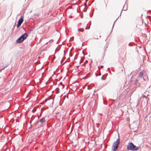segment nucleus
I'll return each mask as SVG.
<instances>
[{
    "label": "nucleus",
    "instance_id": "nucleus-1",
    "mask_svg": "<svg viewBox=\"0 0 151 151\" xmlns=\"http://www.w3.org/2000/svg\"><path fill=\"white\" fill-rule=\"evenodd\" d=\"M127 147V150L131 151H137L139 149L138 147H137L132 142L128 143Z\"/></svg>",
    "mask_w": 151,
    "mask_h": 151
},
{
    "label": "nucleus",
    "instance_id": "nucleus-2",
    "mask_svg": "<svg viewBox=\"0 0 151 151\" xmlns=\"http://www.w3.org/2000/svg\"><path fill=\"white\" fill-rule=\"evenodd\" d=\"M119 143L120 140L118 139L113 143L111 151H116L118 148V145Z\"/></svg>",
    "mask_w": 151,
    "mask_h": 151
},
{
    "label": "nucleus",
    "instance_id": "nucleus-3",
    "mask_svg": "<svg viewBox=\"0 0 151 151\" xmlns=\"http://www.w3.org/2000/svg\"><path fill=\"white\" fill-rule=\"evenodd\" d=\"M143 72L142 71L138 73V75L137 76V78L139 79L143 78V80H146V79H148L147 77L146 76H143Z\"/></svg>",
    "mask_w": 151,
    "mask_h": 151
},
{
    "label": "nucleus",
    "instance_id": "nucleus-4",
    "mask_svg": "<svg viewBox=\"0 0 151 151\" xmlns=\"http://www.w3.org/2000/svg\"><path fill=\"white\" fill-rule=\"evenodd\" d=\"M23 20L24 19L22 18V16L18 21V24L17 25V28L19 27L21 25L23 21Z\"/></svg>",
    "mask_w": 151,
    "mask_h": 151
},
{
    "label": "nucleus",
    "instance_id": "nucleus-5",
    "mask_svg": "<svg viewBox=\"0 0 151 151\" xmlns=\"http://www.w3.org/2000/svg\"><path fill=\"white\" fill-rule=\"evenodd\" d=\"M27 34L25 33L23 34L22 36L20 37L22 39V40H24L26 39L27 37Z\"/></svg>",
    "mask_w": 151,
    "mask_h": 151
},
{
    "label": "nucleus",
    "instance_id": "nucleus-6",
    "mask_svg": "<svg viewBox=\"0 0 151 151\" xmlns=\"http://www.w3.org/2000/svg\"><path fill=\"white\" fill-rule=\"evenodd\" d=\"M24 40H22V39H21V37H20L19 38H18L16 42L17 43H20L22 42Z\"/></svg>",
    "mask_w": 151,
    "mask_h": 151
},
{
    "label": "nucleus",
    "instance_id": "nucleus-7",
    "mask_svg": "<svg viewBox=\"0 0 151 151\" xmlns=\"http://www.w3.org/2000/svg\"><path fill=\"white\" fill-rule=\"evenodd\" d=\"M45 121V118L43 117L40 120V122L41 123H43Z\"/></svg>",
    "mask_w": 151,
    "mask_h": 151
},
{
    "label": "nucleus",
    "instance_id": "nucleus-8",
    "mask_svg": "<svg viewBox=\"0 0 151 151\" xmlns=\"http://www.w3.org/2000/svg\"><path fill=\"white\" fill-rule=\"evenodd\" d=\"M137 82H138V80H136L135 81V82L134 83V84L135 85H137V86H138V85H139V83H138V85H137Z\"/></svg>",
    "mask_w": 151,
    "mask_h": 151
},
{
    "label": "nucleus",
    "instance_id": "nucleus-9",
    "mask_svg": "<svg viewBox=\"0 0 151 151\" xmlns=\"http://www.w3.org/2000/svg\"><path fill=\"white\" fill-rule=\"evenodd\" d=\"M78 31L79 32H83L84 29H78Z\"/></svg>",
    "mask_w": 151,
    "mask_h": 151
},
{
    "label": "nucleus",
    "instance_id": "nucleus-10",
    "mask_svg": "<svg viewBox=\"0 0 151 151\" xmlns=\"http://www.w3.org/2000/svg\"><path fill=\"white\" fill-rule=\"evenodd\" d=\"M25 98H26V96H22V98L23 99H25Z\"/></svg>",
    "mask_w": 151,
    "mask_h": 151
},
{
    "label": "nucleus",
    "instance_id": "nucleus-11",
    "mask_svg": "<svg viewBox=\"0 0 151 151\" xmlns=\"http://www.w3.org/2000/svg\"><path fill=\"white\" fill-rule=\"evenodd\" d=\"M26 96V98H25V99H26L27 98V97L28 96V95H25Z\"/></svg>",
    "mask_w": 151,
    "mask_h": 151
},
{
    "label": "nucleus",
    "instance_id": "nucleus-12",
    "mask_svg": "<svg viewBox=\"0 0 151 151\" xmlns=\"http://www.w3.org/2000/svg\"><path fill=\"white\" fill-rule=\"evenodd\" d=\"M101 79L102 80H105V79H104V78H103V77H101Z\"/></svg>",
    "mask_w": 151,
    "mask_h": 151
},
{
    "label": "nucleus",
    "instance_id": "nucleus-13",
    "mask_svg": "<svg viewBox=\"0 0 151 151\" xmlns=\"http://www.w3.org/2000/svg\"><path fill=\"white\" fill-rule=\"evenodd\" d=\"M129 46H132V45H131V43H129Z\"/></svg>",
    "mask_w": 151,
    "mask_h": 151
},
{
    "label": "nucleus",
    "instance_id": "nucleus-14",
    "mask_svg": "<svg viewBox=\"0 0 151 151\" xmlns=\"http://www.w3.org/2000/svg\"><path fill=\"white\" fill-rule=\"evenodd\" d=\"M3 70V69H0V72H1V71Z\"/></svg>",
    "mask_w": 151,
    "mask_h": 151
},
{
    "label": "nucleus",
    "instance_id": "nucleus-15",
    "mask_svg": "<svg viewBox=\"0 0 151 151\" xmlns=\"http://www.w3.org/2000/svg\"><path fill=\"white\" fill-rule=\"evenodd\" d=\"M5 68V67H3V68H2V69H3V70H4Z\"/></svg>",
    "mask_w": 151,
    "mask_h": 151
},
{
    "label": "nucleus",
    "instance_id": "nucleus-16",
    "mask_svg": "<svg viewBox=\"0 0 151 151\" xmlns=\"http://www.w3.org/2000/svg\"><path fill=\"white\" fill-rule=\"evenodd\" d=\"M70 56H72V55L70 54Z\"/></svg>",
    "mask_w": 151,
    "mask_h": 151
},
{
    "label": "nucleus",
    "instance_id": "nucleus-17",
    "mask_svg": "<svg viewBox=\"0 0 151 151\" xmlns=\"http://www.w3.org/2000/svg\"><path fill=\"white\" fill-rule=\"evenodd\" d=\"M88 62V61L87 60H86L85 62V63H86Z\"/></svg>",
    "mask_w": 151,
    "mask_h": 151
},
{
    "label": "nucleus",
    "instance_id": "nucleus-18",
    "mask_svg": "<svg viewBox=\"0 0 151 151\" xmlns=\"http://www.w3.org/2000/svg\"><path fill=\"white\" fill-rule=\"evenodd\" d=\"M127 9L126 8V9H124V10H126Z\"/></svg>",
    "mask_w": 151,
    "mask_h": 151
},
{
    "label": "nucleus",
    "instance_id": "nucleus-19",
    "mask_svg": "<svg viewBox=\"0 0 151 151\" xmlns=\"http://www.w3.org/2000/svg\"><path fill=\"white\" fill-rule=\"evenodd\" d=\"M117 19H116L115 20V21L114 22V23H115V22L116 20Z\"/></svg>",
    "mask_w": 151,
    "mask_h": 151
},
{
    "label": "nucleus",
    "instance_id": "nucleus-20",
    "mask_svg": "<svg viewBox=\"0 0 151 151\" xmlns=\"http://www.w3.org/2000/svg\"><path fill=\"white\" fill-rule=\"evenodd\" d=\"M103 67V65H102V66H101V68H102V67Z\"/></svg>",
    "mask_w": 151,
    "mask_h": 151
},
{
    "label": "nucleus",
    "instance_id": "nucleus-21",
    "mask_svg": "<svg viewBox=\"0 0 151 151\" xmlns=\"http://www.w3.org/2000/svg\"><path fill=\"white\" fill-rule=\"evenodd\" d=\"M96 76H98V75L96 73Z\"/></svg>",
    "mask_w": 151,
    "mask_h": 151
},
{
    "label": "nucleus",
    "instance_id": "nucleus-22",
    "mask_svg": "<svg viewBox=\"0 0 151 151\" xmlns=\"http://www.w3.org/2000/svg\"><path fill=\"white\" fill-rule=\"evenodd\" d=\"M77 85H78V83L77 82Z\"/></svg>",
    "mask_w": 151,
    "mask_h": 151
},
{
    "label": "nucleus",
    "instance_id": "nucleus-23",
    "mask_svg": "<svg viewBox=\"0 0 151 151\" xmlns=\"http://www.w3.org/2000/svg\"><path fill=\"white\" fill-rule=\"evenodd\" d=\"M29 99H26V100H28Z\"/></svg>",
    "mask_w": 151,
    "mask_h": 151
},
{
    "label": "nucleus",
    "instance_id": "nucleus-24",
    "mask_svg": "<svg viewBox=\"0 0 151 151\" xmlns=\"http://www.w3.org/2000/svg\"><path fill=\"white\" fill-rule=\"evenodd\" d=\"M106 49H104V51H105V50H106Z\"/></svg>",
    "mask_w": 151,
    "mask_h": 151
},
{
    "label": "nucleus",
    "instance_id": "nucleus-25",
    "mask_svg": "<svg viewBox=\"0 0 151 151\" xmlns=\"http://www.w3.org/2000/svg\"><path fill=\"white\" fill-rule=\"evenodd\" d=\"M86 29H89V28L87 29V28H86Z\"/></svg>",
    "mask_w": 151,
    "mask_h": 151
},
{
    "label": "nucleus",
    "instance_id": "nucleus-26",
    "mask_svg": "<svg viewBox=\"0 0 151 151\" xmlns=\"http://www.w3.org/2000/svg\"><path fill=\"white\" fill-rule=\"evenodd\" d=\"M47 101V99H45V101Z\"/></svg>",
    "mask_w": 151,
    "mask_h": 151
},
{
    "label": "nucleus",
    "instance_id": "nucleus-27",
    "mask_svg": "<svg viewBox=\"0 0 151 151\" xmlns=\"http://www.w3.org/2000/svg\"><path fill=\"white\" fill-rule=\"evenodd\" d=\"M110 69V68H108V69Z\"/></svg>",
    "mask_w": 151,
    "mask_h": 151
},
{
    "label": "nucleus",
    "instance_id": "nucleus-28",
    "mask_svg": "<svg viewBox=\"0 0 151 151\" xmlns=\"http://www.w3.org/2000/svg\"><path fill=\"white\" fill-rule=\"evenodd\" d=\"M67 98H68V96H67Z\"/></svg>",
    "mask_w": 151,
    "mask_h": 151
},
{
    "label": "nucleus",
    "instance_id": "nucleus-29",
    "mask_svg": "<svg viewBox=\"0 0 151 151\" xmlns=\"http://www.w3.org/2000/svg\"><path fill=\"white\" fill-rule=\"evenodd\" d=\"M72 38H73V37H72Z\"/></svg>",
    "mask_w": 151,
    "mask_h": 151
},
{
    "label": "nucleus",
    "instance_id": "nucleus-30",
    "mask_svg": "<svg viewBox=\"0 0 151 151\" xmlns=\"http://www.w3.org/2000/svg\"><path fill=\"white\" fill-rule=\"evenodd\" d=\"M123 9H124V7H123Z\"/></svg>",
    "mask_w": 151,
    "mask_h": 151
}]
</instances>
